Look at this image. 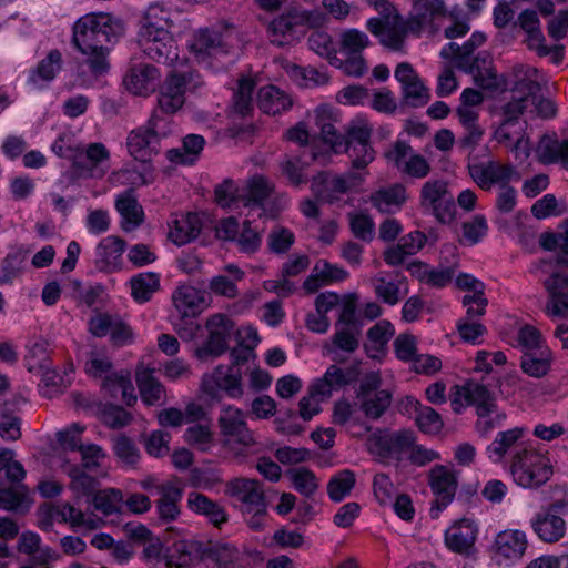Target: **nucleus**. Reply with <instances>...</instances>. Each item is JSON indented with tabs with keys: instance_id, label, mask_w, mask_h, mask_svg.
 <instances>
[{
	"instance_id": "45",
	"label": "nucleus",
	"mask_w": 568,
	"mask_h": 568,
	"mask_svg": "<svg viewBox=\"0 0 568 568\" xmlns=\"http://www.w3.org/2000/svg\"><path fill=\"white\" fill-rule=\"evenodd\" d=\"M359 328L336 327V331L332 336V346L327 347V354L332 355V359L334 362H339L341 357L338 351L348 354L354 353L359 346Z\"/></svg>"
},
{
	"instance_id": "62",
	"label": "nucleus",
	"mask_w": 568,
	"mask_h": 568,
	"mask_svg": "<svg viewBox=\"0 0 568 568\" xmlns=\"http://www.w3.org/2000/svg\"><path fill=\"white\" fill-rule=\"evenodd\" d=\"M307 43L313 52L327 59L329 64H332L333 57L337 55V50L335 49L332 37L327 32H312L307 39Z\"/></svg>"
},
{
	"instance_id": "1",
	"label": "nucleus",
	"mask_w": 568,
	"mask_h": 568,
	"mask_svg": "<svg viewBox=\"0 0 568 568\" xmlns=\"http://www.w3.org/2000/svg\"><path fill=\"white\" fill-rule=\"evenodd\" d=\"M124 33L123 21L106 12H92L80 18L73 26L72 43L88 57L91 72L100 75L108 71L109 43L116 42Z\"/></svg>"
},
{
	"instance_id": "15",
	"label": "nucleus",
	"mask_w": 568,
	"mask_h": 568,
	"mask_svg": "<svg viewBox=\"0 0 568 568\" xmlns=\"http://www.w3.org/2000/svg\"><path fill=\"white\" fill-rule=\"evenodd\" d=\"M429 486L435 496L429 515L436 519L455 497L458 486L455 471L443 465L435 466L429 471Z\"/></svg>"
},
{
	"instance_id": "59",
	"label": "nucleus",
	"mask_w": 568,
	"mask_h": 568,
	"mask_svg": "<svg viewBox=\"0 0 568 568\" xmlns=\"http://www.w3.org/2000/svg\"><path fill=\"white\" fill-rule=\"evenodd\" d=\"M240 252L245 254H253L257 252L262 244V235L258 231L252 227V222L245 220L242 225V230L237 234V239L234 241Z\"/></svg>"
},
{
	"instance_id": "61",
	"label": "nucleus",
	"mask_w": 568,
	"mask_h": 568,
	"mask_svg": "<svg viewBox=\"0 0 568 568\" xmlns=\"http://www.w3.org/2000/svg\"><path fill=\"white\" fill-rule=\"evenodd\" d=\"M349 226L354 236L363 242L369 243L375 235V223L365 213H351Z\"/></svg>"
},
{
	"instance_id": "14",
	"label": "nucleus",
	"mask_w": 568,
	"mask_h": 568,
	"mask_svg": "<svg viewBox=\"0 0 568 568\" xmlns=\"http://www.w3.org/2000/svg\"><path fill=\"white\" fill-rule=\"evenodd\" d=\"M384 155L400 173L412 178H425L429 173L430 165L426 158L415 152L406 141L397 140Z\"/></svg>"
},
{
	"instance_id": "24",
	"label": "nucleus",
	"mask_w": 568,
	"mask_h": 568,
	"mask_svg": "<svg viewBox=\"0 0 568 568\" xmlns=\"http://www.w3.org/2000/svg\"><path fill=\"white\" fill-rule=\"evenodd\" d=\"M74 165L88 172L91 178H102L111 169L110 152L103 143H90L85 149H79Z\"/></svg>"
},
{
	"instance_id": "33",
	"label": "nucleus",
	"mask_w": 568,
	"mask_h": 568,
	"mask_svg": "<svg viewBox=\"0 0 568 568\" xmlns=\"http://www.w3.org/2000/svg\"><path fill=\"white\" fill-rule=\"evenodd\" d=\"M552 362V351L549 347H539L535 351L524 352L519 366L526 375L542 378L550 372Z\"/></svg>"
},
{
	"instance_id": "52",
	"label": "nucleus",
	"mask_w": 568,
	"mask_h": 568,
	"mask_svg": "<svg viewBox=\"0 0 568 568\" xmlns=\"http://www.w3.org/2000/svg\"><path fill=\"white\" fill-rule=\"evenodd\" d=\"M355 486V474L344 469L337 473L327 484V494L333 501H342Z\"/></svg>"
},
{
	"instance_id": "41",
	"label": "nucleus",
	"mask_w": 568,
	"mask_h": 568,
	"mask_svg": "<svg viewBox=\"0 0 568 568\" xmlns=\"http://www.w3.org/2000/svg\"><path fill=\"white\" fill-rule=\"evenodd\" d=\"M187 506L192 511L205 516L215 527L227 521L224 507L203 494L191 493L187 497Z\"/></svg>"
},
{
	"instance_id": "46",
	"label": "nucleus",
	"mask_w": 568,
	"mask_h": 568,
	"mask_svg": "<svg viewBox=\"0 0 568 568\" xmlns=\"http://www.w3.org/2000/svg\"><path fill=\"white\" fill-rule=\"evenodd\" d=\"M353 186V180H313L312 191L318 200L333 203Z\"/></svg>"
},
{
	"instance_id": "34",
	"label": "nucleus",
	"mask_w": 568,
	"mask_h": 568,
	"mask_svg": "<svg viewBox=\"0 0 568 568\" xmlns=\"http://www.w3.org/2000/svg\"><path fill=\"white\" fill-rule=\"evenodd\" d=\"M537 155L544 164H560L568 171V139L558 140L555 135H542L537 146Z\"/></svg>"
},
{
	"instance_id": "31",
	"label": "nucleus",
	"mask_w": 568,
	"mask_h": 568,
	"mask_svg": "<svg viewBox=\"0 0 568 568\" xmlns=\"http://www.w3.org/2000/svg\"><path fill=\"white\" fill-rule=\"evenodd\" d=\"M523 437V429L515 427L508 430L498 432L495 439L486 447V455L493 463H500L508 453L511 456L517 449L526 448L519 443Z\"/></svg>"
},
{
	"instance_id": "4",
	"label": "nucleus",
	"mask_w": 568,
	"mask_h": 568,
	"mask_svg": "<svg viewBox=\"0 0 568 568\" xmlns=\"http://www.w3.org/2000/svg\"><path fill=\"white\" fill-rule=\"evenodd\" d=\"M273 191L274 186L267 180H246L241 189L234 185L233 180H223L215 187V200L222 207L242 203L246 207L266 209Z\"/></svg>"
},
{
	"instance_id": "50",
	"label": "nucleus",
	"mask_w": 568,
	"mask_h": 568,
	"mask_svg": "<svg viewBox=\"0 0 568 568\" xmlns=\"http://www.w3.org/2000/svg\"><path fill=\"white\" fill-rule=\"evenodd\" d=\"M298 24L295 12L275 18L268 26L270 41L276 47H283L287 41V34H291L293 28Z\"/></svg>"
},
{
	"instance_id": "42",
	"label": "nucleus",
	"mask_w": 568,
	"mask_h": 568,
	"mask_svg": "<svg viewBox=\"0 0 568 568\" xmlns=\"http://www.w3.org/2000/svg\"><path fill=\"white\" fill-rule=\"evenodd\" d=\"M292 99L275 85H266L258 90L257 105L266 114H278L292 106Z\"/></svg>"
},
{
	"instance_id": "39",
	"label": "nucleus",
	"mask_w": 568,
	"mask_h": 568,
	"mask_svg": "<svg viewBox=\"0 0 568 568\" xmlns=\"http://www.w3.org/2000/svg\"><path fill=\"white\" fill-rule=\"evenodd\" d=\"M203 558L211 559L220 568H242L244 555L233 544L216 542L203 549Z\"/></svg>"
},
{
	"instance_id": "7",
	"label": "nucleus",
	"mask_w": 568,
	"mask_h": 568,
	"mask_svg": "<svg viewBox=\"0 0 568 568\" xmlns=\"http://www.w3.org/2000/svg\"><path fill=\"white\" fill-rule=\"evenodd\" d=\"M420 207L437 223L450 225L456 219V203L444 180H428L420 191Z\"/></svg>"
},
{
	"instance_id": "18",
	"label": "nucleus",
	"mask_w": 568,
	"mask_h": 568,
	"mask_svg": "<svg viewBox=\"0 0 568 568\" xmlns=\"http://www.w3.org/2000/svg\"><path fill=\"white\" fill-rule=\"evenodd\" d=\"M415 440L409 430H377L369 436L368 445L372 453L382 458L400 459L402 454L409 450Z\"/></svg>"
},
{
	"instance_id": "40",
	"label": "nucleus",
	"mask_w": 568,
	"mask_h": 568,
	"mask_svg": "<svg viewBox=\"0 0 568 568\" xmlns=\"http://www.w3.org/2000/svg\"><path fill=\"white\" fill-rule=\"evenodd\" d=\"M485 41V33L475 31L463 45L456 42H449L444 45L440 50V57L445 60L454 61L455 67L458 68V64L463 63L464 60H470L475 57L476 49L483 45Z\"/></svg>"
},
{
	"instance_id": "38",
	"label": "nucleus",
	"mask_w": 568,
	"mask_h": 568,
	"mask_svg": "<svg viewBox=\"0 0 568 568\" xmlns=\"http://www.w3.org/2000/svg\"><path fill=\"white\" fill-rule=\"evenodd\" d=\"M136 384L143 403L148 406H160L165 403L166 392L151 369L136 372Z\"/></svg>"
},
{
	"instance_id": "48",
	"label": "nucleus",
	"mask_w": 568,
	"mask_h": 568,
	"mask_svg": "<svg viewBox=\"0 0 568 568\" xmlns=\"http://www.w3.org/2000/svg\"><path fill=\"white\" fill-rule=\"evenodd\" d=\"M160 287L156 273H141L131 278L132 297L139 303H145Z\"/></svg>"
},
{
	"instance_id": "49",
	"label": "nucleus",
	"mask_w": 568,
	"mask_h": 568,
	"mask_svg": "<svg viewBox=\"0 0 568 568\" xmlns=\"http://www.w3.org/2000/svg\"><path fill=\"white\" fill-rule=\"evenodd\" d=\"M48 346V342L42 338H36L30 342L24 358L26 367L30 373L48 369L50 363H52Z\"/></svg>"
},
{
	"instance_id": "51",
	"label": "nucleus",
	"mask_w": 568,
	"mask_h": 568,
	"mask_svg": "<svg viewBox=\"0 0 568 568\" xmlns=\"http://www.w3.org/2000/svg\"><path fill=\"white\" fill-rule=\"evenodd\" d=\"M470 178H511L513 169L499 162L485 159L468 165Z\"/></svg>"
},
{
	"instance_id": "54",
	"label": "nucleus",
	"mask_w": 568,
	"mask_h": 568,
	"mask_svg": "<svg viewBox=\"0 0 568 568\" xmlns=\"http://www.w3.org/2000/svg\"><path fill=\"white\" fill-rule=\"evenodd\" d=\"M369 45L367 34L357 29H346L339 37V51L344 54H362Z\"/></svg>"
},
{
	"instance_id": "55",
	"label": "nucleus",
	"mask_w": 568,
	"mask_h": 568,
	"mask_svg": "<svg viewBox=\"0 0 568 568\" xmlns=\"http://www.w3.org/2000/svg\"><path fill=\"white\" fill-rule=\"evenodd\" d=\"M61 68V52L59 50H51L49 54L39 62L36 71L30 77V81L37 83V78L43 81H51L55 78Z\"/></svg>"
},
{
	"instance_id": "11",
	"label": "nucleus",
	"mask_w": 568,
	"mask_h": 568,
	"mask_svg": "<svg viewBox=\"0 0 568 568\" xmlns=\"http://www.w3.org/2000/svg\"><path fill=\"white\" fill-rule=\"evenodd\" d=\"M209 337L206 342L195 351V356L201 361L216 358L229 348V341L233 334L234 323L224 314H214L206 321Z\"/></svg>"
},
{
	"instance_id": "6",
	"label": "nucleus",
	"mask_w": 568,
	"mask_h": 568,
	"mask_svg": "<svg viewBox=\"0 0 568 568\" xmlns=\"http://www.w3.org/2000/svg\"><path fill=\"white\" fill-rule=\"evenodd\" d=\"M189 48L199 64L214 72L225 70L231 62L230 45L219 31L207 28L199 30L193 36Z\"/></svg>"
},
{
	"instance_id": "20",
	"label": "nucleus",
	"mask_w": 568,
	"mask_h": 568,
	"mask_svg": "<svg viewBox=\"0 0 568 568\" xmlns=\"http://www.w3.org/2000/svg\"><path fill=\"white\" fill-rule=\"evenodd\" d=\"M359 371L357 366L342 368L336 364L327 367L323 377L315 379L310 386L311 397H329L333 392H337L357 381Z\"/></svg>"
},
{
	"instance_id": "3",
	"label": "nucleus",
	"mask_w": 568,
	"mask_h": 568,
	"mask_svg": "<svg viewBox=\"0 0 568 568\" xmlns=\"http://www.w3.org/2000/svg\"><path fill=\"white\" fill-rule=\"evenodd\" d=\"M172 132L171 123L156 113L144 125L132 130L126 139L129 153L140 162L141 171L134 166L138 178H144L150 169V159L159 152L160 141Z\"/></svg>"
},
{
	"instance_id": "63",
	"label": "nucleus",
	"mask_w": 568,
	"mask_h": 568,
	"mask_svg": "<svg viewBox=\"0 0 568 568\" xmlns=\"http://www.w3.org/2000/svg\"><path fill=\"white\" fill-rule=\"evenodd\" d=\"M254 81L250 78H241L239 80L237 90L233 94L234 109L241 115H246L252 110V93L254 90Z\"/></svg>"
},
{
	"instance_id": "58",
	"label": "nucleus",
	"mask_w": 568,
	"mask_h": 568,
	"mask_svg": "<svg viewBox=\"0 0 568 568\" xmlns=\"http://www.w3.org/2000/svg\"><path fill=\"white\" fill-rule=\"evenodd\" d=\"M294 488L305 497H311L318 488L317 479L307 468H294L287 471Z\"/></svg>"
},
{
	"instance_id": "43",
	"label": "nucleus",
	"mask_w": 568,
	"mask_h": 568,
	"mask_svg": "<svg viewBox=\"0 0 568 568\" xmlns=\"http://www.w3.org/2000/svg\"><path fill=\"white\" fill-rule=\"evenodd\" d=\"M172 298L176 310L185 317L200 313L204 304L203 293L191 285L178 287Z\"/></svg>"
},
{
	"instance_id": "16",
	"label": "nucleus",
	"mask_w": 568,
	"mask_h": 568,
	"mask_svg": "<svg viewBox=\"0 0 568 568\" xmlns=\"http://www.w3.org/2000/svg\"><path fill=\"white\" fill-rule=\"evenodd\" d=\"M217 423L225 445H229L231 440L243 447H251L256 443L253 433L247 427L245 413L240 408L231 405L224 406Z\"/></svg>"
},
{
	"instance_id": "36",
	"label": "nucleus",
	"mask_w": 568,
	"mask_h": 568,
	"mask_svg": "<svg viewBox=\"0 0 568 568\" xmlns=\"http://www.w3.org/2000/svg\"><path fill=\"white\" fill-rule=\"evenodd\" d=\"M205 145V139L200 134H186L181 148L170 149L166 156L170 162L181 165H193L200 158Z\"/></svg>"
},
{
	"instance_id": "53",
	"label": "nucleus",
	"mask_w": 568,
	"mask_h": 568,
	"mask_svg": "<svg viewBox=\"0 0 568 568\" xmlns=\"http://www.w3.org/2000/svg\"><path fill=\"white\" fill-rule=\"evenodd\" d=\"M122 501L123 494L115 488L98 490L93 496L94 507L106 516L119 513Z\"/></svg>"
},
{
	"instance_id": "13",
	"label": "nucleus",
	"mask_w": 568,
	"mask_h": 568,
	"mask_svg": "<svg viewBox=\"0 0 568 568\" xmlns=\"http://www.w3.org/2000/svg\"><path fill=\"white\" fill-rule=\"evenodd\" d=\"M226 491L240 503L242 513H267V503L261 481L250 478H235L227 484Z\"/></svg>"
},
{
	"instance_id": "57",
	"label": "nucleus",
	"mask_w": 568,
	"mask_h": 568,
	"mask_svg": "<svg viewBox=\"0 0 568 568\" xmlns=\"http://www.w3.org/2000/svg\"><path fill=\"white\" fill-rule=\"evenodd\" d=\"M518 72H524V75L514 83V94H518L517 97H528L529 102H535V97L540 91V84L534 79L537 70L535 68L519 67Z\"/></svg>"
},
{
	"instance_id": "29",
	"label": "nucleus",
	"mask_w": 568,
	"mask_h": 568,
	"mask_svg": "<svg viewBox=\"0 0 568 568\" xmlns=\"http://www.w3.org/2000/svg\"><path fill=\"white\" fill-rule=\"evenodd\" d=\"M202 226V219L197 213L181 214L171 221L169 237L174 244L182 246L195 240Z\"/></svg>"
},
{
	"instance_id": "32",
	"label": "nucleus",
	"mask_w": 568,
	"mask_h": 568,
	"mask_svg": "<svg viewBox=\"0 0 568 568\" xmlns=\"http://www.w3.org/2000/svg\"><path fill=\"white\" fill-rule=\"evenodd\" d=\"M160 78V71L152 64H139L132 68L125 77L129 91L138 95H146L154 91Z\"/></svg>"
},
{
	"instance_id": "8",
	"label": "nucleus",
	"mask_w": 568,
	"mask_h": 568,
	"mask_svg": "<svg viewBox=\"0 0 568 568\" xmlns=\"http://www.w3.org/2000/svg\"><path fill=\"white\" fill-rule=\"evenodd\" d=\"M202 80L199 73L171 72L160 88L158 106L165 114H174L185 103V92L199 89Z\"/></svg>"
},
{
	"instance_id": "64",
	"label": "nucleus",
	"mask_w": 568,
	"mask_h": 568,
	"mask_svg": "<svg viewBox=\"0 0 568 568\" xmlns=\"http://www.w3.org/2000/svg\"><path fill=\"white\" fill-rule=\"evenodd\" d=\"M294 242V233L284 226H275L271 230L267 236L268 248L274 254L286 253L292 247Z\"/></svg>"
},
{
	"instance_id": "30",
	"label": "nucleus",
	"mask_w": 568,
	"mask_h": 568,
	"mask_svg": "<svg viewBox=\"0 0 568 568\" xmlns=\"http://www.w3.org/2000/svg\"><path fill=\"white\" fill-rule=\"evenodd\" d=\"M447 9L443 0H414L410 23L417 29L437 30L435 20L444 18Z\"/></svg>"
},
{
	"instance_id": "25",
	"label": "nucleus",
	"mask_w": 568,
	"mask_h": 568,
	"mask_svg": "<svg viewBox=\"0 0 568 568\" xmlns=\"http://www.w3.org/2000/svg\"><path fill=\"white\" fill-rule=\"evenodd\" d=\"M544 286L548 293L546 313L556 317L568 316V275L554 272L545 280Z\"/></svg>"
},
{
	"instance_id": "19",
	"label": "nucleus",
	"mask_w": 568,
	"mask_h": 568,
	"mask_svg": "<svg viewBox=\"0 0 568 568\" xmlns=\"http://www.w3.org/2000/svg\"><path fill=\"white\" fill-rule=\"evenodd\" d=\"M559 505L549 504L530 519V528L536 536L547 544L560 541L567 532L566 520L558 513Z\"/></svg>"
},
{
	"instance_id": "37",
	"label": "nucleus",
	"mask_w": 568,
	"mask_h": 568,
	"mask_svg": "<svg viewBox=\"0 0 568 568\" xmlns=\"http://www.w3.org/2000/svg\"><path fill=\"white\" fill-rule=\"evenodd\" d=\"M407 200L406 189L400 183H395L388 187H382L372 193V204L382 213H395Z\"/></svg>"
},
{
	"instance_id": "28",
	"label": "nucleus",
	"mask_w": 568,
	"mask_h": 568,
	"mask_svg": "<svg viewBox=\"0 0 568 568\" xmlns=\"http://www.w3.org/2000/svg\"><path fill=\"white\" fill-rule=\"evenodd\" d=\"M125 245L124 240L114 235L102 239L95 250L98 268L104 272L119 270Z\"/></svg>"
},
{
	"instance_id": "35",
	"label": "nucleus",
	"mask_w": 568,
	"mask_h": 568,
	"mask_svg": "<svg viewBox=\"0 0 568 568\" xmlns=\"http://www.w3.org/2000/svg\"><path fill=\"white\" fill-rule=\"evenodd\" d=\"M467 405H474L477 414L495 413L497 405L494 394L483 384L469 381L458 392Z\"/></svg>"
},
{
	"instance_id": "44",
	"label": "nucleus",
	"mask_w": 568,
	"mask_h": 568,
	"mask_svg": "<svg viewBox=\"0 0 568 568\" xmlns=\"http://www.w3.org/2000/svg\"><path fill=\"white\" fill-rule=\"evenodd\" d=\"M116 210L123 219L122 229L130 232L143 222V211L131 191L119 195L115 202Z\"/></svg>"
},
{
	"instance_id": "27",
	"label": "nucleus",
	"mask_w": 568,
	"mask_h": 568,
	"mask_svg": "<svg viewBox=\"0 0 568 568\" xmlns=\"http://www.w3.org/2000/svg\"><path fill=\"white\" fill-rule=\"evenodd\" d=\"M530 102L528 101V97H517L514 95L503 108L504 120L498 129L495 131V139L498 142H507L510 141L518 126H521L518 123V119L524 112L527 110Z\"/></svg>"
},
{
	"instance_id": "5",
	"label": "nucleus",
	"mask_w": 568,
	"mask_h": 568,
	"mask_svg": "<svg viewBox=\"0 0 568 568\" xmlns=\"http://www.w3.org/2000/svg\"><path fill=\"white\" fill-rule=\"evenodd\" d=\"M509 473L517 485L538 488L550 479L552 467L544 455L526 447L517 449L511 456Z\"/></svg>"
},
{
	"instance_id": "56",
	"label": "nucleus",
	"mask_w": 568,
	"mask_h": 568,
	"mask_svg": "<svg viewBox=\"0 0 568 568\" xmlns=\"http://www.w3.org/2000/svg\"><path fill=\"white\" fill-rule=\"evenodd\" d=\"M322 160H324V154L314 149L304 150L301 155L287 159L283 163V171L287 178H302L304 166Z\"/></svg>"
},
{
	"instance_id": "21",
	"label": "nucleus",
	"mask_w": 568,
	"mask_h": 568,
	"mask_svg": "<svg viewBox=\"0 0 568 568\" xmlns=\"http://www.w3.org/2000/svg\"><path fill=\"white\" fill-rule=\"evenodd\" d=\"M457 69L466 74H471L475 84L484 90L496 91L503 84L488 51L477 52L470 60H464L463 63H459Z\"/></svg>"
},
{
	"instance_id": "9",
	"label": "nucleus",
	"mask_w": 568,
	"mask_h": 568,
	"mask_svg": "<svg viewBox=\"0 0 568 568\" xmlns=\"http://www.w3.org/2000/svg\"><path fill=\"white\" fill-rule=\"evenodd\" d=\"M379 373L371 372L361 381L355 394V405L363 414L373 420L379 419L389 408L393 395L387 389H381Z\"/></svg>"
},
{
	"instance_id": "60",
	"label": "nucleus",
	"mask_w": 568,
	"mask_h": 568,
	"mask_svg": "<svg viewBox=\"0 0 568 568\" xmlns=\"http://www.w3.org/2000/svg\"><path fill=\"white\" fill-rule=\"evenodd\" d=\"M463 240L468 245L479 243L488 232L487 220L483 214H476L462 224Z\"/></svg>"
},
{
	"instance_id": "2",
	"label": "nucleus",
	"mask_w": 568,
	"mask_h": 568,
	"mask_svg": "<svg viewBox=\"0 0 568 568\" xmlns=\"http://www.w3.org/2000/svg\"><path fill=\"white\" fill-rule=\"evenodd\" d=\"M315 124L320 129L321 138L335 153L347 152L352 169L362 174L375 159V151L371 145L373 126L366 118L356 116L345 126V133H339L331 121L327 109L317 108Z\"/></svg>"
},
{
	"instance_id": "17",
	"label": "nucleus",
	"mask_w": 568,
	"mask_h": 568,
	"mask_svg": "<svg viewBox=\"0 0 568 568\" xmlns=\"http://www.w3.org/2000/svg\"><path fill=\"white\" fill-rule=\"evenodd\" d=\"M395 79L400 83V104L409 108H422L430 99L429 90L408 62L399 63L395 69Z\"/></svg>"
},
{
	"instance_id": "10",
	"label": "nucleus",
	"mask_w": 568,
	"mask_h": 568,
	"mask_svg": "<svg viewBox=\"0 0 568 568\" xmlns=\"http://www.w3.org/2000/svg\"><path fill=\"white\" fill-rule=\"evenodd\" d=\"M528 546L527 536L521 530L507 529L496 535L489 556L500 567H510L520 561Z\"/></svg>"
},
{
	"instance_id": "47",
	"label": "nucleus",
	"mask_w": 568,
	"mask_h": 568,
	"mask_svg": "<svg viewBox=\"0 0 568 568\" xmlns=\"http://www.w3.org/2000/svg\"><path fill=\"white\" fill-rule=\"evenodd\" d=\"M68 476L71 479L69 488L77 499L93 497L98 491L99 481L88 475L79 465L71 466L68 469Z\"/></svg>"
},
{
	"instance_id": "12",
	"label": "nucleus",
	"mask_w": 568,
	"mask_h": 568,
	"mask_svg": "<svg viewBox=\"0 0 568 568\" xmlns=\"http://www.w3.org/2000/svg\"><path fill=\"white\" fill-rule=\"evenodd\" d=\"M138 43L142 52L151 60L171 65L178 58V45L168 30L139 31Z\"/></svg>"
},
{
	"instance_id": "22",
	"label": "nucleus",
	"mask_w": 568,
	"mask_h": 568,
	"mask_svg": "<svg viewBox=\"0 0 568 568\" xmlns=\"http://www.w3.org/2000/svg\"><path fill=\"white\" fill-rule=\"evenodd\" d=\"M203 390L215 397L219 390H223L231 398H240L243 395L242 375L239 368L219 365L213 373L203 381Z\"/></svg>"
},
{
	"instance_id": "23",
	"label": "nucleus",
	"mask_w": 568,
	"mask_h": 568,
	"mask_svg": "<svg viewBox=\"0 0 568 568\" xmlns=\"http://www.w3.org/2000/svg\"><path fill=\"white\" fill-rule=\"evenodd\" d=\"M478 536V526L468 518L455 521L445 531V545L456 554L471 556L475 552V542Z\"/></svg>"
},
{
	"instance_id": "26",
	"label": "nucleus",
	"mask_w": 568,
	"mask_h": 568,
	"mask_svg": "<svg viewBox=\"0 0 568 568\" xmlns=\"http://www.w3.org/2000/svg\"><path fill=\"white\" fill-rule=\"evenodd\" d=\"M180 11L171 2L158 1L151 3L141 19L139 31L168 30L174 27Z\"/></svg>"
}]
</instances>
